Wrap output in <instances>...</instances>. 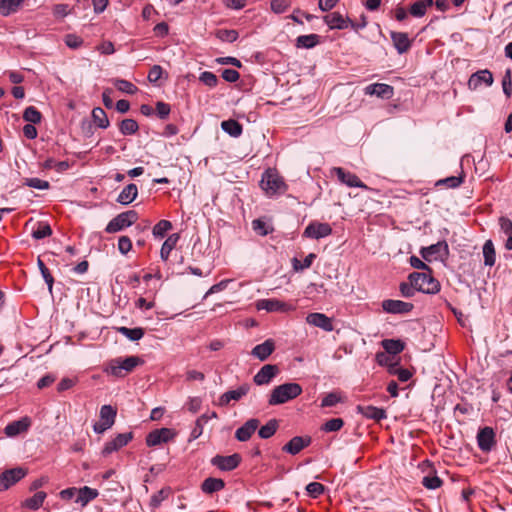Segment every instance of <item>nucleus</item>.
Segmentation results:
<instances>
[{"instance_id":"774afa93","label":"nucleus","mask_w":512,"mask_h":512,"mask_svg":"<svg viewBox=\"0 0 512 512\" xmlns=\"http://www.w3.org/2000/svg\"><path fill=\"white\" fill-rule=\"evenodd\" d=\"M132 248V242L128 236H121L118 240V250L121 254L126 255Z\"/></svg>"},{"instance_id":"ea45409f","label":"nucleus","mask_w":512,"mask_h":512,"mask_svg":"<svg viewBox=\"0 0 512 512\" xmlns=\"http://www.w3.org/2000/svg\"><path fill=\"white\" fill-rule=\"evenodd\" d=\"M92 118L94 123L99 128L106 129L109 126V119L106 115V112L100 107H96L93 109Z\"/></svg>"},{"instance_id":"a19ab883","label":"nucleus","mask_w":512,"mask_h":512,"mask_svg":"<svg viewBox=\"0 0 512 512\" xmlns=\"http://www.w3.org/2000/svg\"><path fill=\"white\" fill-rule=\"evenodd\" d=\"M278 428V422L276 419L269 420L265 425H263L259 431L258 435L262 439H269L272 437Z\"/></svg>"},{"instance_id":"3c124183","label":"nucleus","mask_w":512,"mask_h":512,"mask_svg":"<svg viewBox=\"0 0 512 512\" xmlns=\"http://www.w3.org/2000/svg\"><path fill=\"white\" fill-rule=\"evenodd\" d=\"M37 265L39 267L42 277L44 278V280L48 286L49 291L52 292L53 283H54L53 276L51 275L50 271L48 270V268L45 266L44 262L40 258H38Z\"/></svg>"},{"instance_id":"f03ea898","label":"nucleus","mask_w":512,"mask_h":512,"mask_svg":"<svg viewBox=\"0 0 512 512\" xmlns=\"http://www.w3.org/2000/svg\"><path fill=\"white\" fill-rule=\"evenodd\" d=\"M260 186L268 196L283 194L287 190L283 178L274 169H267L262 174Z\"/></svg>"},{"instance_id":"4c0bfd02","label":"nucleus","mask_w":512,"mask_h":512,"mask_svg":"<svg viewBox=\"0 0 512 512\" xmlns=\"http://www.w3.org/2000/svg\"><path fill=\"white\" fill-rule=\"evenodd\" d=\"M46 496L47 495L45 492L39 491V492L35 493L32 497L27 498L23 502V506L26 508H29L31 510H37L42 506Z\"/></svg>"},{"instance_id":"a18cd8bd","label":"nucleus","mask_w":512,"mask_h":512,"mask_svg":"<svg viewBox=\"0 0 512 512\" xmlns=\"http://www.w3.org/2000/svg\"><path fill=\"white\" fill-rule=\"evenodd\" d=\"M170 495V489L169 488H163L153 494L150 498V507L152 509H157L160 507L161 503L168 498Z\"/></svg>"},{"instance_id":"6ab92c4d","label":"nucleus","mask_w":512,"mask_h":512,"mask_svg":"<svg viewBox=\"0 0 512 512\" xmlns=\"http://www.w3.org/2000/svg\"><path fill=\"white\" fill-rule=\"evenodd\" d=\"M325 23L330 29H346L349 26L356 29L354 23L347 17H344L340 12H332L324 17Z\"/></svg>"},{"instance_id":"9d476101","label":"nucleus","mask_w":512,"mask_h":512,"mask_svg":"<svg viewBox=\"0 0 512 512\" xmlns=\"http://www.w3.org/2000/svg\"><path fill=\"white\" fill-rule=\"evenodd\" d=\"M175 436V432L169 428H161L151 431L146 436V444L149 447H154L162 443H167Z\"/></svg>"},{"instance_id":"39448f33","label":"nucleus","mask_w":512,"mask_h":512,"mask_svg":"<svg viewBox=\"0 0 512 512\" xmlns=\"http://www.w3.org/2000/svg\"><path fill=\"white\" fill-rule=\"evenodd\" d=\"M138 219V214L134 210H129L118 214L106 226L107 233H116L133 225Z\"/></svg>"},{"instance_id":"4be33fe9","label":"nucleus","mask_w":512,"mask_h":512,"mask_svg":"<svg viewBox=\"0 0 512 512\" xmlns=\"http://www.w3.org/2000/svg\"><path fill=\"white\" fill-rule=\"evenodd\" d=\"M249 390L250 385L247 383L240 385L237 389L229 390L219 397V405L227 406L231 401H239L248 394Z\"/></svg>"},{"instance_id":"473e14b6","label":"nucleus","mask_w":512,"mask_h":512,"mask_svg":"<svg viewBox=\"0 0 512 512\" xmlns=\"http://www.w3.org/2000/svg\"><path fill=\"white\" fill-rule=\"evenodd\" d=\"M381 345L387 353L392 355L401 353L405 348L404 342L399 339H384Z\"/></svg>"},{"instance_id":"0eeeda50","label":"nucleus","mask_w":512,"mask_h":512,"mask_svg":"<svg viewBox=\"0 0 512 512\" xmlns=\"http://www.w3.org/2000/svg\"><path fill=\"white\" fill-rule=\"evenodd\" d=\"M26 475V471L21 467L12 468L0 474V491L9 489Z\"/></svg>"},{"instance_id":"2f4dec72","label":"nucleus","mask_w":512,"mask_h":512,"mask_svg":"<svg viewBox=\"0 0 512 512\" xmlns=\"http://www.w3.org/2000/svg\"><path fill=\"white\" fill-rule=\"evenodd\" d=\"M179 240V235L174 233L168 236V238L162 244L160 250V257L163 261H167L171 251L175 248L177 242Z\"/></svg>"},{"instance_id":"09e8293b","label":"nucleus","mask_w":512,"mask_h":512,"mask_svg":"<svg viewBox=\"0 0 512 512\" xmlns=\"http://www.w3.org/2000/svg\"><path fill=\"white\" fill-rule=\"evenodd\" d=\"M114 85L119 91L130 94V95L135 94L138 90L137 87L133 83H131L127 80H124V79H116L114 81Z\"/></svg>"},{"instance_id":"c756f323","label":"nucleus","mask_w":512,"mask_h":512,"mask_svg":"<svg viewBox=\"0 0 512 512\" xmlns=\"http://www.w3.org/2000/svg\"><path fill=\"white\" fill-rule=\"evenodd\" d=\"M98 491L96 489L90 488L88 486H84L77 490V497L75 502L80 504L82 507L86 506L90 501L95 499L98 496Z\"/></svg>"},{"instance_id":"412c9836","label":"nucleus","mask_w":512,"mask_h":512,"mask_svg":"<svg viewBox=\"0 0 512 512\" xmlns=\"http://www.w3.org/2000/svg\"><path fill=\"white\" fill-rule=\"evenodd\" d=\"M420 254L426 261H431L432 257L435 255L446 257L449 254L448 244L446 241H439L428 247H422Z\"/></svg>"},{"instance_id":"0e129e2a","label":"nucleus","mask_w":512,"mask_h":512,"mask_svg":"<svg viewBox=\"0 0 512 512\" xmlns=\"http://www.w3.org/2000/svg\"><path fill=\"white\" fill-rule=\"evenodd\" d=\"M399 289L401 295L406 298H411L417 292L416 287H414L413 283L409 282H401L399 285Z\"/></svg>"},{"instance_id":"9b49d317","label":"nucleus","mask_w":512,"mask_h":512,"mask_svg":"<svg viewBox=\"0 0 512 512\" xmlns=\"http://www.w3.org/2000/svg\"><path fill=\"white\" fill-rule=\"evenodd\" d=\"M332 172L337 176L338 180L348 187H356L362 189H368L367 185L364 184L356 174L345 171L341 167H334Z\"/></svg>"},{"instance_id":"20e7f679","label":"nucleus","mask_w":512,"mask_h":512,"mask_svg":"<svg viewBox=\"0 0 512 512\" xmlns=\"http://www.w3.org/2000/svg\"><path fill=\"white\" fill-rule=\"evenodd\" d=\"M409 281L416 287L417 292L436 294L440 290V283L430 273L413 272L408 277Z\"/></svg>"},{"instance_id":"79ce46f5","label":"nucleus","mask_w":512,"mask_h":512,"mask_svg":"<svg viewBox=\"0 0 512 512\" xmlns=\"http://www.w3.org/2000/svg\"><path fill=\"white\" fill-rule=\"evenodd\" d=\"M118 332L131 341H138L144 336L142 328L119 327Z\"/></svg>"},{"instance_id":"338daca9","label":"nucleus","mask_w":512,"mask_h":512,"mask_svg":"<svg viewBox=\"0 0 512 512\" xmlns=\"http://www.w3.org/2000/svg\"><path fill=\"white\" fill-rule=\"evenodd\" d=\"M208 417L206 415L200 416L195 423V427L191 431V438L197 439L203 433V422H206Z\"/></svg>"},{"instance_id":"603ef678","label":"nucleus","mask_w":512,"mask_h":512,"mask_svg":"<svg viewBox=\"0 0 512 512\" xmlns=\"http://www.w3.org/2000/svg\"><path fill=\"white\" fill-rule=\"evenodd\" d=\"M171 228L172 224L170 221L161 220L153 227V235L155 237L162 238Z\"/></svg>"},{"instance_id":"6e6552de","label":"nucleus","mask_w":512,"mask_h":512,"mask_svg":"<svg viewBox=\"0 0 512 512\" xmlns=\"http://www.w3.org/2000/svg\"><path fill=\"white\" fill-rule=\"evenodd\" d=\"M241 462V456L237 453L228 456L216 455L211 459V464L221 471H231Z\"/></svg>"},{"instance_id":"dca6fc26","label":"nucleus","mask_w":512,"mask_h":512,"mask_svg":"<svg viewBox=\"0 0 512 512\" xmlns=\"http://www.w3.org/2000/svg\"><path fill=\"white\" fill-rule=\"evenodd\" d=\"M133 438L132 432L120 433L111 441L107 442L102 449V455L107 456L126 446Z\"/></svg>"},{"instance_id":"cd10ccee","label":"nucleus","mask_w":512,"mask_h":512,"mask_svg":"<svg viewBox=\"0 0 512 512\" xmlns=\"http://www.w3.org/2000/svg\"><path fill=\"white\" fill-rule=\"evenodd\" d=\"M138 195V188L135 184L131 183L125 186L117 197V202L122 205L132 203Z\"/></svg>"},{"instance_id":"864d4df0","label":"nucleus","mask_w":512,"mask_h":512,"mask_svg":"<svg viewBox=\"0 0 512 512\" xmlns=\"http://www.w3.org/2000/svg\"><path fill=\"white\" fill-rule=\"evenodd\" d=\"M342 401V398L337 392H330L326 394L321 400V407H333Z\"/></svg>"},{"instance_id":"2eb2a0df","label":"nucleus","mask_w":512,"mask_h":512,"mask_svg":"<svg viewBox=\"0 0 512 512\" xmlns=\"http://www.w3.org/2000/svg\"><path fill=\"white\" fill-rule=\"evenodd\" d=\"M258 310L267 312H288L293 310V306L277 299H260L256 302Z\"/></svg>"},{"instance_id":"7ed1b4c3","label":"nucleus","mask_w":512,"mask_h":512,"mask_svg":"<svg viewBox=\"0 0 512 512\" xmlns=\"http://www.w3.org/2000/svg\"><path fill=\"white\" fill-rule=\"evenodd\" d=\"M141 363L142 360L137 356L116 358L109 362L105 371L112 376L122 378Z\"/></svg>"},{"instance_id":"052dcab7","label":"nucleus","mask_w":512,"mask_h":512,"mask_svg":"<svg viewBox=\"0 0 512 512\" xmlns=\"http://www.w3.org/2000/svg\"><path fill=\"white\" fill-rule=\"evenodd\" d=\"M463 182V176H450L444 179L439 180L436 185H445L448 188H457Z\"/></svg>"},{"instance_id":"ddd939ff","label":"nucleus","mask_w":512,"mask_h":512,"mask_svg":"<svg viewBox=\"0 0 512 512\" xmlns=\"http://www.w3.org/2000/svg\"><path fill=\"white\" fill-rule=\"evenodd\" d=\"M279 373V368L274 364L264 365L253 377L256 385H268Z\"/></svg>"},{"instance_id":"e433bc0d","label":"nucleus","mask_w":512,"mask_h":512,"mask_svg":"<svg viewBox=\"0 0 512 512\" xmlns=\"http://www.w3.org/2000/svg\"><path fill=\"white\" fill-rule=\"evenodd\" d=\"M433 0H418L410 7V14L414 17H423L428 7L432 6Z\"/></svg>"},{"instance_id":"de8ad7c7","label":"nucleus","mask_w":512,"mask_h":512,"mask_svg":"<svg viewBox=\"0 0 512 512\" xmlns=\"http://www.w3.org/2000/svg\"><path fill=\"white\" fill-rule=\"evenodd\" d=\"M315 258H316V255L314 253L308 254L302 262L299 261L297 258H293V260H292L293 269L295 271H302L304 269H308L312 265Z\"/></svg>"},{"instance_id":"13d9d810","label":"nucleus","mask_w":512,"mask_h":512,"mask_svg":"<svg viewBox=\"0 0 512 512\" xmlns=\"http://www.w3.org/2000/svg\"><path fill=\"white\" fill-rule=\"evenodd\" d=\"M441 484L442 480L436 475H427L422 479V485L427 489H437Z\"/></svg>"},{"instance_id":"f3484780","label":"nucleus","mask_w":512,"mask_h":512,"mask_svg":"<svg viewBox=\"0 0 512 512\" xmlns=\"http://www.w3.org/2000/svg\"><path fill=\"white\" fill-rule=\"evenodd\" d=\"M364 93L381 99H390L394 95V88L385 83H373L364 88Z\"/></svg>"},{"instance_id":"58836bf2","label":"nucleus","mask_w":512,"mask_h":512,"mask_svg":"<svg viewBox=\"0 0 512 512\" xmlns=\"http://www.w3.org/2000/svg\"><path fill=\"white\" fill-rule=\"evenodd\" d=\"M484 264L486 266H493L495 264V248L491 240H487L483 245Z\"/></svg>"},{"instance_id":"c03bdc74","label":"nucleus","mask_w":512,"mask_h":512,"mask_svg":"<svg viewBox=\"0 0 512 512\" xmlns=\"http://www.w3.org/2000/svg\"><path fill=\"white\" fill-rule=\"evenodd\" d=\"M252 228L260 236H266L273 231V227L262 219L253 220Z\"/></svg>"},{"instance_id":"b1692460","label":"nucleus","mask_w":512,"mask_h":512,"mask_svg":"<svg viewBox=\"0 0 512 512\" xmlns=\"http://www.w3.org/2000/svg\"><path fill=\"white\" fill-rule=\"evenodd\" d=\"M31 425V420L29 417H23L19 420L13 421L9 423L5 427V434L8 437H15L23 432H26Z\"/></svg>"},{"instance_id":"f8f14e48","label":"nucleus","mask_w":512,"mask_h":512,"mask_svg":"<svg viewBox=\"0 0 512 512\" xmlns=\"http://www.w3.org/2000/svg\"><path fill=\"white\" fill-rule=\"evenodd\" d=\"M477 444L481 451L490 452L496 444L495 432L491 427H484L478 431Z\"/></svg>"},{"instance_id":"a211bd4d","label":"nucleus","mask_w":512,"mask_h":512,"mask_svg":"<svg viewBox=\"0 0 512 512\" xmlns=\"http://www.w3.org/2000/svg\"><path fill=\"white\" fill-rule=\"evenodd\" d=\"M413 307L412 303L401 300L387 299L382 302V309L390 314H407Z\"/></svg>"},{"instance_id":"aec40b11","label":"nucleus","mask_w":512,"mask_h":512,"mask_svg":"<svg viewBox=\"0 0 512 512\" xmlns=\"http://www.w3.org/2000/svg\"><path fill=\"white\" fill-rule=\"evenodd\" d=\"M482 84L486 86L493 84V75L487 69L473 73L467 83L470 90H477Z\"/></svg>"},{"instance_id":"393cba45","label":"nucleus","mask_w":512,"mask_h":512,"mask_svg":"<svg viewBox=\"0 0 512 512\" xmlns=\"http://www.w3.org/2000/svg\"><path fill=\"white\" fill-rule=\"evenodd\" d=\"M275 350V343L272 339H267L263 343L256 345L251 355L260 361H265Z\"/></svg>"},{"instance_id":"37998d69","label":"nucleus","mask_w":512,"mask_h":512,"mask_svg":"<svg viewBox=\"0 0 512 512\" xmlns=\"http://www.w3.org/2000/svg\"><path fill=\"white\" fill-rule=\"evenodd\" d=\"M139 129L138 123L134 119H124L119 125V130L122 135H133Z\"/></svg>"},{"instance_id":"bf43d9fd","label":"nucleus","mask_w":512,"mask_h":512,"mask_svg":"<svg viewBox=\"0 0 512 512\" xmlns=\"http://www.w3.org/2000/svg\"><path fill=\"white\" fill-rule=\"evenodd\" d=\"M25 185L39 190H47L50 187L48 181L39 178H27L25 179Z\"/></svg>"},{"instance_id":"49530a36","label":"nucleus","mask_w":512,"mask_h":512,"mask_svg":"<svg viewBox=\"0 0 512 512\" xmlns=\"http://www.w3.org/2000/svg\"><path fill=\"white\" fill-rule=\"evenodd\" d=\"M41 118V113L34 106H29L24 110L23 119L28 123L37 124Z\"/></svg>"},{"instance_id":"72a5a7b5","label":"nucleus","mask_w":512,"mask_h":512,"mask_svg":"<svg viewBox=\"0 0 512 512\" xmlns=\"http://www.w3.org/2000/svg\"><path fill=\"white\" fill-rule=\"evenodd\" d=\"M222 130L232 137H239L242 134V125L236 120H225L221 123Z\"/></svg>"},{"instance_id":"6e6d98bb","label":"nucleus","mask_w":512,"mask_h":512,"mask_svg":"<svg viewBox=\"0 0 512 512\" xmlns=\"http://www.w3.org/2000/svg\"><path fill=\"white\" fill-rule=\"evenodd\" d=\"M343 425L344 421L341 418H332L322 426V430L325 432H335L339 431Z\"/></svg>"},{"instance_id":"4468645a","label":"nucleus","mask_w":512,"mask_h":512,"mask_svg":"<svg viewBox=\"0 0 512 512\" xmlns=\"http://www.w3.org/2000/svg\"><path fill=\"white\" fill-rule=\"evenodd\" d=\"M306 323L324 330L325 332H331L334 329L333 321L330 317L320 312L309 313L306 316Z\"/></svg>"},{"instance_id":"423d86ee","label":"nucleus","mask_w":512,"mask_h":512,"mask_svg":"<svg viewBox=\"0 0 512 512\" xmlns=\"http://www.w3.org/2000/svg\"><path fill=\"white\" fill-rule=\"evenodd\" d=\"M116 410L111 405H103L100 409V421L93 425V430L97 434H102L111 428L115 422Z\"/></svg>"},{"instance_id":"5701e85b","label":"nucleus","mask_w":512,"mask_h":512,"mask_svg":"<svg viewBox=\"0 0 512 512\" xmlns=\"http://www.w3.org/2000/svg\"><path fill=\"white\" fill-rule=\"evenodd\" d=\"M260 421L256 418L249 419L235 432V438L240 442L248 441L251 436L255 433Z\"/></svg>"},{"instance_id":"5fc2aeb1","label":"nucleus","mask_w":512,"mask_h":512,"mask_svg":"<svg viewBox=\"0 0 512 512\" xmlns=\"http://www.w3.org/2000/svg\"><path fill=\"white\" fill-rule=\"evenodd\" d=\"M216 36L223 42L232 43L238 39V32L236 30L222 29L217 31Z\"/></svg>"},{"instance_id":"8fccbe9b","label":"nucleus","mask_w":512,"mask_h":512,"mask_svg":"<svg viewBox=\"0 0 512 512\" xmlns=\"http://www.w3.org/2000/svg\"><path fill=\"white\" fill-rule=\"evenodd\" d=\"M52 234V229L47 223H39L37 228L32 231V237L40 240L46 238Z\"/></svg>"},{"instance_id":"c85d7f7f","label":"nucleus","mask_w":512,"mask_h":512,"mask_svg":"<svg viewBox=\"0 0 512 512\" xmlns=\"http://www.w3.org/2000/svg\"><path fill=\"white\" fill-rule=\"evenodd\" d=\"M357 411L360 414H362L364 417H366L368 419L377 420V421L384 419L387 416L384 409L370 406V405H368V406L359 405L357 407Z\"/></svg>"},{"instance_id":"69168bd1","label":"nucleus","mask_w":512,"mask_h":512,"mask_svg":"<svg viewBox=\"0 0 512 512\" xmlns=\"http://www.w3.org/2000/svg\"><path fill=\"white\" fill-rule=\"evenodd\" d=\"M64 42L69 48L77 49L83 44V39L75 34H67Z\"/></svg>"},{"instance_id":"f704fd0d","label":"nucleus","mask_w":512,"mask_h":512,"mask_svg":"<svg viewBox=\"0 0 512 512\" xmlns=\"http://www.w3.org/2000/svg\"><path fill=\"white\" fill-rule=\"evenodd\" d=\"M23 2L24 0H0V14L8 16L15 13Z\"/></svg>"},{"instance_id":"bb28decb","label":"nucleus","mask_w":512,"mask_h":512,"mask_svg":"<svg viewBox=\"0 0 512 512\" xmlns=\"http://www.w3.org/2000/svg\"><path fill=\"white\" fill-rule=\"evenodd\" d=\"M391 39L399 54L407 52L411 46V41L404 32H391Z\"/></svg>"},{"instance_id":"a878e982","label":"nucleus","mask_w":512,"mask_h":512,"mask_svg":"<svg viewBox=\"0 0 512 512\" xmlns=\"http://www.w3.org/2000/svg\"><path fill=\"white\" fill-rule=\"evenodd\" d=\"M310 442V437L304 438L301 436H295L287 444L283 446L282 450L291 455H296L305 447H307L310 444Z\"/></svg>"},{"instance_id":"4d7b16f0","label":"nucleus","mask_w":512,"mask_h":512,"mask_svg":"<svg viewBox=\"0 0 512 512\" xmlns=\"http://www.w3.org/2000/svg\"><path fill=\"white\" fill-rule=\"evenodd\" d=\"M199 80L206 86L213 88L218 84V78L217 76L210 72V71H204L200 74Z\"/></svg>"},{"instance_id":"f257e3e1","label":"nucleus","mask_w":512,"mask_h":512,"mask_svg":"<svg viewBox=\"0 0 512 512\" xmlns=\"http://www.w3.org/2000/svg\"><path fill=\"white\" fill-rule=\"evenodd\" d=\"M302 393V387L298 383H284L274 387L271 391L268 403L269 405L284 404L295 399Z\"/></svg>"},{"instance_id":"c9c22d12","label":"nucleus","mask_w":512,"mask_h":512,"mask_svg":"<svg viewBox=\"0 0 512 512\" xmlns=\"http://www.w3.org/2000/svg\"><path fill=\"white\" fill-rule=\"evenodd\" d=\"M318 43L319 35L317 34L301 35L296 39V46L298 48L310 49L315 47Z\"/></svg>"},{"instance_id":"7c9ffc66","label":"nucleus","mask_w":512,"mask_h":512,"mask_svg":"<svg viewBox=\"0 0 512 512\" xmlns=\"http://www.w3.org/2000/svg\"><path fill=\"white\" fill-rule=\"evenodd\" d=\"M224 486L225 482L222 479L209 477L203 481L201 489L206 494H212L222 490Z\"/></svg>"},{"instance_id":"680f3d73","label":"nucleus","mask_w":512,"mask_h":512,"mask_svg":"<svg viewBox=\"0 0 512 512\" xmlns=\"http://www.w3.org/2000/svg\"><path fill=\"white\" fill-rule=\"evenodd\" d=\"M502 88L506 97H511L512 94V72L510 69L505 71V74L502 79Z\"/></svg>"},{"instance_id":"1a4fd4ad","label":"nucleus","mask_w":512,"mask_h":512,"mask_svg":"<svg viewBox=\"0 0 512 512\" xmlns=\"http://www.w3.org/2000/svg\"><path fill=\"white\" fill-rule=\"evenodd\" d=\"M332 233V228L328 223L311 222L304 230L303 235L311 239L325 238Z\"/></svg>"},{"instance_id":"e2e57ef3","label":"nucleus","mask_w":512,"mask_h":512,"mask_svg":"<svg viewBox=\"0 0 512 512\" xmlns=\"http://www.w3.org/2000/svg\"><path fill=\"white\" fill-rule=\"evenodd\" d=\"M306 491L311 497L317 498L324 492V486L319 482H311L306 486Z\"/></svg>"}]
</instances>
